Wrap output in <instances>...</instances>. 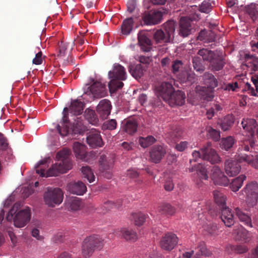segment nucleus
Returning a JSON list of instances; mask_svg holds the SVG:
<instances>
[{"instance_id": "obj_1", "label": "nucleus", "mask_w": 258, "mask_h": 258, "mask_svg": "<svg viewBox=\"0 0 258 258\" xmlns=\"http://www.w3.org/2000/svg\"><path fill=\"white\" fill-rule=\"evenodd\" d=\"M71 153V150L67 149L59 151L56 155L58 162L53 164L46 172L44 167L46 166L48 159L45 158L42 160L35 166L36 173L41 177H47L56 176L60 173L66 172L72 167V161L69 157Z\"/></svg>"}, {"instance_id": "obj_2", "label": "nucleus", "mask_w": 258, "mask_h": 258, "mask_svg": "<svg viewBox=\"0 0 258 258\" xmlns=\"http://www.w3.org/2000/svg\"><path fill=\"white\" fill-rule=\"evenodd\" d=\"M68 111L67 107L64 108L63 116L60 122L61 126L59 124L57 126V130L59 134L61 136H66L70 134H83L87 130V127L84 124L82 117L81 116L76 117V119L74 118L75 122H74L73 125L70 127V123L68 120Z\"/></svg>"}, {"instance_id": "obj_3", "label": "nucleus", "mask_w": 258, "mask_h": 258, "mask_svg": "<svg viewBox=\"0 0 258 258\" xmlns=\"http://www.w3.org/2000/svg\"><path fill=\"white\" fill-rule=\"evenodd\" d=\"M255 142L253 139H247L239 142V147L237 150L239 160L245 161L253 165L254 162L258 163V154L253 152Z\"/></svg>"}, {"instance_id": "obj_4", "label": "nucleus", "mask_w": 258, "mask_h": 258, "mask_svg": "<svg viewBox=\"0 0 258 258\" xmlns=\"http://www.w3.org/2000/svg\"><path fill=\"white\" fill-rule=\"evenodd\" d=\"M108 76L111 79L108 83V87L110 92L114 93L123 86V83L121 81L126 79L125 69L120 64L115 63L113 70L108 72Z\"/></svg>"}, {"instance_id": "obj_5", "label": "nucleus", "mask_w": 258, "mask_h": 258, "mask_svg": "<svg viewBox=\"0 0 258 258\" xmlns=\"http://www.w3.org/2000/svg\"><path fill=\"white\" fill-rule=\"evenodd\" d=\"M104 246V240L98 235L87 237L83 241L82 254L85 258L89 257L95 250H100Z\"/></svg>"}, {"instance_id": "obj_6", "label": "nucleus", "mask_w": 258, "mask_h": 258, "mask_svg": "<svg viewBox=\"0 0 258 258\" xmlns=\"http://www.w3.org/2000/svg\"><path fill=\"white\" fill-rule=\"evenodd\" d=\"M175 30V23L170 20L164 24L162 29L157 30L153 34L156 43L169 42Z\"/></svg>"}, {"instance_id": "obj_7", "label": "nucleus", "mask_w": 258, "mask_h": 258, "mask_svg": "<svg viewBox=\"0 0 258 258\" xmlns=\"http://www.w3.org/2000/svg\"><path fill=\"white\" fill-rule=\"evenodd\" d=\"M107 94L106 86L100 81H94L91 86L86 85L84 88V93L82 97L86 99V96H89L87 101H91L94 98H100L105 97Z\"/></svg>"}, {"instance_id": "obj_8", "label": "nucleus", "mask_w": 258, "mask_h": 258, "mask_svg": "<svg viewBox=\"0 0 258 258\" xmlns=\"http://www.w3.org/2000/svg\"><path fill=\"white\" fill-rule=\"evenodd\" d=\"M63 196V192L60 188H50L44 193V200L49 207H53L61 203Z\"/></svg>"}, {"instance_id": "obj_9", "label": "nucleus", "mask_w": 258, "mask_h": 258, "mask_svg": "<svg viewBox=\"0 0 258 258\" xmlns=\"http://www.w3.org/2000/svg\"><path fill=\"white\" fill-rule=\"evenodd\" d=\"M246 195V202L249 207L255 206L258 200V184L256 182L247 184L243 189Z\"/></svg>"}, {"instance_id": "obj_10", "label": "nucleus", "mask_w": 258, "mask_h": 258, "mask_svg": "<svg viewBox=\"0 0 258 258\" xmlns=\"http://www.w3.org/2000/svg\"><path fill=\"white\" fill-rule=\"evenodd\" d=\"M178 238L172 232H167L161 238L160 241L161 248L166 251H171L177 245Z\"/></svg>"}, {"instance_id": "obj_11", "label": "nucleus", "mask_w": 258, "mask_h": 258, "mask_svg": "<svg viewBox=\"0 0 258 258\" xmlns=\"http://www.w3.org/2000/svg\"><path fill=\"white\" fill-rule=\"evenodd\" d=\"M31 210L27 207L18 212L14 217V224L15 227L22 228L24 227L30 220Z\"/></svg>"}, {"instance_id": "obj_12", "label": "nucleus", "mask_w": 258, "mask_h": 258, "mask_svg": "<svg viewBox=\"0 0 258 258\" xmlns=\"http://www.w3.org/2000/svg\"><path fill=\"white\" fill-rule=\"evenodd\" d=\"M202 159L210 162L211 164L218 163L220 161V157L216 151L212 148V144L208 142L201 149Z\"/></svg>"}, {"instance_id": "obj_13", "label": "nucleus", "mask_w": 258, "mask_h": 258, "mask_svg": "<svg viewBox=\"0 0 258 258\" xmlns=\"http://www.w3.org/2000/svg\"><path fill=\"white\" fill-rule=\"evenodd\" d=\"M211 178L215 184L227 186L229 183L227 177L224 174L218 166H215L213 167L212 170Z\"/></svg>"}, {"instance_id": "obj_14", "label": "nucleus", "mask_w": 258, "mask_h": 258, "mask_svg": "<svg viewBox=\"0 0 258 258\" xmlns=\"http://www.w3.org/2000/svg\"><path fill=\"white\" fill-rule=\"evenodd\" d=\"M150 159L155 163H159L166 153V148L162 145H154L150 150Z\"/></svg>"}, {"instance_id": "obj_15", "label": "nucleus", "mask_w": 258, "mask_h": 258, "mask_svg": "<svg viewBox=\"0 0 258 258\" xmlns=\"http://www.w3.org/2000/svg\"><path fill=\"white\" fill-rule=\"evenodd\" d=\"M173 90L174 88L172 84L168 82H162L156 88V93L158 96L161 97L165 101L170 98V95Z\"/></svg>"}, {"instance_id": "obj_16", "label": "nucleus", "mask_w": 258, "mask_h": 258, "mask_svg": "<svg viewBox=\"0 0 258 258\" xmlns=\"http://www.w3.org/2000/svg\"><path fill=\"white\" fill-rule=\"evenodd\" d=\"M87 144L92 148L101 147L103 142L100 133L96 130L89 132L86 138Z\"/></svg>"}, {"instance_id": "obj_17", "label": "nucleus", "mask_w": 258, "mask_h": 258, "mask_svg": "<svg viewBox=\"0 0 258 258\" xmlns=\"http://www.w3.org/2000/svg\"><path fill=\"white\" fill-rule=\"evenodd\" d=\"M226 64L225 56L222 53L217 52L210 62L209 67L212 71H219Z\"/></svg>"}, {"instance_id": "obj_18", "label": "nucleus", "mask_w": 258, "mask_h": 258, "mask_svg": "<svg viewBox=\"0 0 258 258\" xmlns=\"http://www.w3.org/2000/svg\"><path fill=\"white\" fill-rule=\"evenodd\" d=\"M111 104L109 100L103 99L97 106L96 111L102 119H105L110 115L111 110Z\"/></svg>"}, {"instance_id": "obj_19", "label": "nucleus", "mask_w": 258, "mask_h": 258, "mask_svg": "<svg viewBox=\"0 0 258 258\" xmlns=\"http://www.w3.org/2000/svg\"><path fill=\"white\" fill-rule=\"evenodd\" d=\"M241 169L239 163L232 159H228L225 162V170L229 176H234L237 175Z\"/></svg>"}, {"instance_id": "obj_20", "label": "nucleus", "mask_w": 258, "mask_h": 258, "mask_svg": "<svg viewBox=\"0 0 258 258\" xmlns=\"http://www.w3.org/2000/svg\"><path fill=\"white\" fill-rule=\"evenodd\" d=\"M191 20L188 17H182L179 21V35L185 37L191 33Z\"/></svg>"}, {"instance_id": "obj_21", "label": "nucleus", "mask_w": 258, "mask_h": 258, "mask_svg": "<svg viewBox=\"0 0 258 258\" xmlns=\"http://www.w3.org/2000/svg\"><path fill=\"white\" fill-rule=\"evenodd\" d=\"M162 17V14L161 12L154 11L145 14L143 17V20L146 25H156L161 22Z\"/></svg>"}, {"instance_id": "obj_22", "label": "nucleus", "mask_w": 258, "mask_h": 258, "mask_svg": "<svg viewBox=\"0 0 258 258\" xmlns=\"http://www.w3.org/2000/svg\"><path fill=\"white\" fill-rule=\"evenodd\" d=\"M170 98L169 100H167L166 102H168L171 106H181L185 102V95L181 91L177 90L174 91L173 90V92L170 95Z\"/></svg>"}, {"instance_id": "obj_23", "label": "nucleus", "mask_w": 258, "mask_h": 258, "mask_svg": "<svg viewBox=\"0 0 258 258\" xmlns=\"http://www.w3.org/2000/svg\"><path fill=\"white\" fill-rule=\"evenodd\" d=\"M99 162L100 170L102 172H107L113 167L114 158L111 156L101 155Z\"/></svg>"}, {"instance_id": "obj_24", "label": "nucleus", "mask_w": 258, "mask_h": 258, "mask_svg": "<svg viewBox=\"0 0 258 258\" xmlns=\"http://www.w3.org/2000/svg\"><path fill=\"white\" fill-rule=\"evenodd\" d=\"M138 43L141 49L145 52H149L152 49V43L151 39L145 33L140 32L138 34Z\"/></svg>"}, {"instance_id": "obj_25", "label": "nucleus", "mask_w": 258, "mask_h": 258, "mask_svg": "<svg viewBox=\"0 0 258 258\" xmlns=\"http://www.w3.org/2000/svg\"><path fill=\"white\" fill-rule=\"evenodd\" d=\"M221 211V218L222 221L227 227H231L234 223V216L231 210L227 207L220 209Z\"/></svg>"}, {"instance_id": "obj_26", "label": "nucleus", "mask_w": 258, "mask_h": 258, "mask_svg": "<svg viewBox=\"0 0 258 258\" xmlns=\"http://www.w3.org/2000/svg\"><path fill=\"white\" fill-rule=\"evenodd\" d=\"M243 128L248 132L251 136L250 139H252L254 134V130L257 126V123L255 119L252 118H243L241 121Z\"/></svg>"}, {"instance_id": "obj_27", "label": "nucleus", "mask_w": 258, "mask_h": 258, "mask_svg": "<svg viewBox=\"0 0 258 258\" xmlns=\"http://www.w3.org/2000/svg\"><path fill=\"white\" fill-rule=\"evenodd\" d=\"M234 212L236 216L241 222L248 227H252L251 218L246 213L244 212L242 209L236 207L234 209Z\"/></svg>"}, {"instance_id": "obj_28", "label": "nucleus", "mask_w": 258, "mask_h": 258, "mask_svg": "<svg viewBox=\"0 0 258 258\" xmlns=\"http://www.w3.org/2000/svg\"><path fill=\"white\" fill-rule=\"evenodd\" d=\"M69 189V191L73 194L82 195L86 191L87 187L83 182L82 181H78L70 184Z\"/></svg>"}, {"instance_id": "obj_29", "label": "nucleus", "mask_w": 258, "mask_h": 258, "mask_svg": "<svg viewBox=\"0 0 258 258\" xmlns=\"http://www.w3.org/2000/svg\"><path fill=\"white\" fill-rule=\"evenodd\" d=\"M74 152L78 159L86 160V146L79 142H75L73 145Z\"/></svg>"}, {"instance_id": "obj_30", "label": "nucleus", "mask_w": 258, "mask_h": 258, "mask_svg": "<svg viewBox=\"0 0 258 258\" xmlns=\"http://www.w3.org/2000/svg\"><path fill=\"white\" fill-rule=\"evenodd\" d=\"M157 211L159 214L166 216H171L175 213V209L168 203H163L160 204Z\"/></svg>"}, {"instance_id": "obj_31", "label": "nucleus", "mask_w": 258, "mask_h": 258, "mask_svg": "<svg viewBox=\"0 0 258 258\" xmlns=\"http://www.w3.org/2000/svg\"><path fill=\"white\" fill-rule=\"evenodd\" d=\"M214 88L209 87H199L197 91L204 100L210 101L214 98Z\"/></svg>"}, {"instance_id": "obj_32", "label": "nucleus", "mask_w": 258, "mask_h": 258, "mask_svg": "<svg viewBox=\"0 0 258 258\" xmlns=\"http://www.w3.org/2000/svg\"><path fill=\"white\" fill-rule=\"evenodd\" d=\"M203 81L204 83L208 87L215 88L218 86V82L211 73H205L203 76Z\"/></svg>"}, {"instance_id": "obj_33", "label": "nucleus", "mask_w": 258, "mask_h": 258, "mask_svg": "<svg viewBox=\"0 0 258 258\" xmlns=\"http://www.w3.org/2000/svg\"><path fill=\"white\" fill-rule=\"evenodd\" d=\"M84 107V105L82 102L75 100L71 103L70 111L75 116H78L82 113Z\"/></svg>"}, {"instance_id": "obj_34", "label": "nucleus", "mask_w": 258, "mask_h": 258, "mask_svg": "<svg viewBox=\"0 0 258 258\" xmlns=\"http://www.w3.org/2000/svg\"><path fill=\"white\" fill-rule=\"evenodd\" d=\"M82 206V202L78 198H70L67 201L66 206L69 210L77 211Z\"/></svg>"}, {"instance_id": "obj_35", "label": "nucleus", "mask_w": 258, "mask_h": 258, "mask_svg": "<svg viewBox=\"0 0 258 258\" xmlns=\"http://www.w3.org/2000/svg\"><path fill=\"white\" fill-rule=\"evenodd\" d=\"M189 172L196 171L198 175L202 179L207 180L208 175L206 167L202 164H199L197 166H195L189 169Z\"/></svg>"}, {"instance_id": "obj_36", "label": "nucleus", "mask_w": 258, "mask_h": 258, "mask_svg": "<svg viewBox=\"0 0 258 258\" xmlns=\"http://www.w3.org/2000/svg\"><path fill=\"white\" fill-rule=\"evenodd\" d=\"M138 123L136 120L134 119H128L124 126L123 130L124 132L130 135H133L137 131Z\"/></svg>"}, {"instance_id": "obj_37", "label": "nucleus", "mask_w": 258, "mask_h": 258, "mask_svg": "<svg viewBox=\"0 0 258 258\" xmlns=\"http://www.w3.org/2000/svg\"><path fill=\"white\" fill-rule=\"evenodd\" d=\"M213 196L215 202L219 206L220 209L226 207L225 205L226 198L221 190H214Z\"/></svg>"}, {"instance_id": "obj_38", "label": "nucleus", "mask_w": 258, "mask_h": 258, "mask_svg": "<svg viewBox=\"0 0 258 258\" xmlns=\"http://www.w3.org/2000/svg\"><path fill=\"white\" fill-rule=\"evenodd\" d=\"M183 67V63L182 61L179 60H175L172 62L171 71L173 74L176 76L179 79L180 75L184 72Z\"/></svg>"}, {"instance_id": "obj_39", "label": "nucleus", "mask_w": 258, "mask_h": 258, "mask_svg": "<svg viewBox=\"0 0 258 258\" xmlns=\"http://www.w3.org/2000/svg\"><path fill=\"white\" fill-rule=\"evenodd\" d=\"M179 79L182 82H188L190 83H192L196 80L195 74L190 70H185L184 72L180 75Z\"/></svg>"}, {"instance_id": "obj_40", "label": "nucleus", "mask_w": 258, "mask_h": 258, "mask_svg": "<svg viewBox=\"0 0 258 258\" xmlns=\"http://www.w3.org/2000/svg\"><path fill=\"white\" fill-rule=\"evenodd\" d=\"M216 53L207 48H202L198 51V54L201 56L204 61L210 62Z\"/></svg>"}, {"instance_id": "obj_41", "label": "nucleus", "mask_w": 258, "mask_h": 258, "mask_svg": "<svg viewBox=\"0 0 258 258\" xmlns=\"http://www.w3.org/2000/svg\"><path fill=\"white\" fill-rule=\"evenodd\" d=\"M246 13L249 15L251 19L255 21L258 18V5L251 4L245 7Z\"/></svg>"}, {"instance_id": "obj_42", "label": "nucleus", "mask_w": 258, "mask_h": 258, "mask_svg": "<svg viewBox=\"0 0 258 258\" xmlns=\"http://www.w3.org/2000/svg\"><path fill=\"white\" fill-rule=\"evenodd\" d=\"M84 117L89 122L92 124H96L98 122V119L94 110L89 108L85 110L84 112Z\"/></svg>"}, {"instance_id": "obj_43", "label": "nucleus", "mask_w": 258, "mask_h": 258, "mask_svg": "<svg viewBox=\"0 0 258 258\" xmlns=\"http://www.w3.org/2000/svg\"><path fill=\"white\" fill-rule=\"evenodd\" d=\"M246 179L244 175H241L238 177L234 179L230 185V187L232 191H237L242 186L244 180Z\"/></svg>"}, {"instance_id": "obj_44", "label": "nucleus", "mask_w": 258, "mask_h": 258, "mask_svg": "<svg viewBox=\"0 0 258 258\" xmlns=\"http://www.w3.org/2000/svg\"><path fill=\"white\" fill-rule=\"evenodd\" d=\"M121 233L122 236L127 240L135 241L137 238L136 232L131 229L122 228Z\"/></svg>"}, {"instance_id": "obj_45", "label": "nucleus", "mask_w": 258, "mask_h": 258, "mask_svg": "<svg viewBox=\"0 0 258 258\" xmlns=\"http://www.w3.org/2000/svg\"><path fill=\"white\" fill-rule=\"evenodd\" d=\"M134 21L132 18H129L124 20L121 27L122 32L123 34H128L133 29Z\"/></svg>"}, {"instance_id": "obj_46", "label": "nucleus", "mask_w": 258, "mask_h": 258, "mask_svg": "<svg viewBox=\"0 0 258 258\" xmlns=\"http://www.w3.org/2000/svg\"><path fill=\"white\" fill-rule=\"evenodd\" d=\"M234 143V139L231 136H229L225 138H223L220 145L222 149L228 151L229 149L232 147Z\"/></svg>"}, {"instance_id": "obj_47", "label": "nucleus", "mask_w": 258, "mask_h": 258, "mask_svg": "<svg viewBox=\"0 0 258 258\" xmlns=\"http://www.w3.org/2000/svg\"><path fill=\"white\" fill-rule=\"evenodd\" d=\"M234 117L228 115L226 116L221 123V127L224 131H226L231 127L234 123Z\"/></svg>"}, {"instance_id": "obj_48", "label": "nucleus", "mask_w": 258, "mask_h": 258, "mask_svg": "<svg viewBox=\"0 0 258 258\" xmlns=\"http://www.w3.org/2000/svg\"><path fill=\"white\" fill-rule=\"evenodd\" d=\"M81 170L84 177L86 178L90 183L94 181L95 176L90 167L88 166H83Z\"/></svg>"}, {"instance_id": "obj_49", "label": "nucleus", "mask_w": 258, "mask_h": 258, "mask_svg": "<svg viewBox=\"0 0 258 258\" xmlns=\"http://www.w3.org/2000/svg\"><path fill=\"white\" fill-rule=\"evenodd\" d=\"M132 217L135 224L138 226L143 225L147 217L146 215L142 213H134L132 214Z\"/></svg>"}, {"instance_id": "obj_50", "label": "nucleus", "mask_w": 258, "mask_h": 258, "mask_svg": "<svg viewBox=\"0 0 258 258\" xmlns=\"http://www.w3.org/2000/svg\"><path fill=\"white\" fill-rule=\"evenodd\" d=\"M156 141L155 138L152 136H148L146 138L140 137L139 144L144 148H147Z\"/></svg>"}, {"instance_id": "obj_51", "label": "nucleus", "mask_w": 258, "mask_h": 258, "mask_svg": "<svg viewBox=\"0 0 258 258\" xmlns=\"http://www.w3.org/2000/svg\"><path fill=\"white\" fill-rule=\"evenodd\" d=\"M130 72L132 76L137 79L140 78L144 74V70L141 64H137L134 68L130 69Z\"/></svg>"}, {"instance_id": "obj_52", "label": "nucleus", "mask_w": 258, "mask_h": 258, "mask_svg": "<svg viewBox=\"0 0 258 258\" xmlns=\"http://www.w3.org/2000/svg\"><path fill=\"white\" fill-rule=\"evenodd\" d=\"M193 67L197 71L202 72L204 71L205 67L203 65L200 58L198 56H195L192 58Z\"/></svg>"}, {"instance_id": "obj_53", "label": "nucleus", "mask_w": 258, "mask_h": 258, "mask_svg": "<svg viewBox=\"0 0 258 258\" xmlns=\"http://www.w3.org/2000/svg\"><path fill=\"white\" fill-rule=\"evenodd\" d=\"M121 205L122 203L120 202L114 203L111 201H108L104 203L103 207L106 211H108L114 208L119 209L121 207Z\"/></svg>"}, {"instance_id": "obj_54", "label": "nucleus", "mask_w": 258, "mask_h": 258, "mask_svg": "<svg viewBox=\"0 0 258 258\" xmlns=\"http://www.w3.org/2000/svg\"><path fill=\"white\" fill-rule=\"evenodd\" d=\"M208 135L214 141H218L220 138V132L211 126L207 128Z\"/></svg>"}, {"instance_id": "obj_55", "label": "nucleus", "mask_w": 258, "mask_h": 258, "mask_svg": "<svg viewBox=\"0 0 258 258\" xmlns=\"http://www.w3.org/2000/svg\"><path fill=\"white\" fill-rule=\"evenodd\" d=\"M198 249L199 251V252H198L197 253L198 256L201 255L208 256L210 254V252L207 249L204 242H201L199 243Z\"/></svg>"}, {"instance_id": "obj_56", "label": "nucleus", "mask_w": 258, "mask_h": 258, "mask_svg": "<svg viewBox=\"0 0 258 258\" xmlns=\"http://www.w3.org/2000/svg\"><path fill=\"white\" fill-rule=\"evenodd\" d=\"M117 122L115 119H111L103 123V127L104 128L109 130H113L116 128Z\"/></svg>"}, {"instance_id": "obj_57", "label": "nucleus", "mask_w": 258, "mask_h": 258, "mask_svg": "<svg viewBox=\"0 0 258 258\" xmlns=\"http://www.w3.org/2000/svg\"><path fill=\"white\" fill-rule=\"evenodd\" d=\"M255 90L251 87V85L249 83H246L245 85V89L248 91V93L253 96H257L256 93H258V87L254 86Z\"/></svg>"}, {"instance_id": "obj_58", "label": "nucleus", "mask_w": 258, "mask_h": 258, "mask_svg": "<svg viewBox=\"0 0 258 258\" xmlns=\"http://www.w3.org/2000/svg\"><path fill=\"white\" fill-rule=\"evenodd\" d=\"M205 230L210 234L214 235L216 234L217 230V225L214 223H210L205 226Z\"/></svg>"}, {"instance_id": "obj_59", "label": "nucleus", "mask_w": 258, "mask_h": 258, "mask_svg": "<svg viewBox=\"0 0 258 258\" xmlns=\"http://www.w3.org/2000/svg\"><path fill=\"white\" fill-rule=\"evenodd\" d=\"M200 11L205 13H209L211 10V5L209 2H204L200 6Z\"/></svg>"}, {"instance_id": "obj_60", "label": "nucleus", "mask_w": 258, "mask_h": 258, "mask_svg": "<svg viewBox=\"0 0 258 258\" xmlns=\"http://www.w3.org/2000/svg\"><path fill=\"white\" fill-rule=\"evenodd\" d=\"M8 147L7 139L0 133V150H5Z\"/></svg>"}, {"instance_id": "obj_61", "label": "nucleus", "mask_w": 258, "mask_h": 258, "mask_svg": "<svg viewBox=\"0 0 258 258\" xmlns=\"http://www.w3.org/2000/svg\"><path fill=\"white\" fill-rule=\"evenodd\" d=\"M70 43H64L62 42L61 43L59 46V56H64L66 53V50L69 47Z\"/></svg>"}, {"instance_id": "obj_62", "label": "nucleus", "mask_w": 258, "mask_h": 258, "mask_svg": "<svg viewBox=\"0 0 258 258\" xmlns=\"http://www.w3.org/2000/svg\"><path fill=\"white\" fill-rule=\"evenodd\" d=\"M42 53L41 51H39L38 52L36 53L35 55V57L33 59V63L39 65L41 64L42 63Z\"/></svg>"}, {"instance_id": "obj_63", "label": "nucleus", "mask_w": 258, "mask_h": 258, "mask_svg": "<svg viewBox=\"0 0 258 258\" xmlns=\"http://www.w3.org/2000/svg\"><path fill=\"white\" fill-rule=\"evenodd\" d=\"M126 175L131 178L135 179L139 177V173L134 169H130L127 170Z\"/></svg>"}, {"instance_id": "obj_64", "label": "nucleus", "mask_w": 258, "mask_h": 258, "mask_svg": "<svg viewBox=\"0 0 258 258\" xmlns=\"http://www.w3.org/2000/svg\"><path fill=\"white\" fill-rule=\"evenodd\" d=\"M127 11L132 13L135 9L136 7V3L135 0H129L127 3Z\"/></svg>"}]
</instances>
